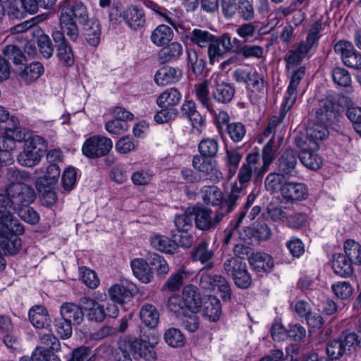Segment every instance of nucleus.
Masks as SVG:
<instances>
[{"label":"nucleus","instance_id":"obj_1","mask_svg":"<svg viewBox=\"0 0 361 361\" xmlns=\"http://www.w3.org/2000/svg\"><path fill=\"white\" fill-rule=\"evenodd\" d=\"M23 140V150L18 154V161L22 166L33 167L39 163L42 153L47 150V141L39 135L30 136Z\"/></svg>","mask_w":361,"mask_h":361},{"label":"nucleus","instance_id":"obj_2","mask_svg":"<svg viewBox=\"0 0 361 361\" xmlns=\"http://www.w3.org/2000/svg\"><path fill=\"white\" fill-rule=\"evenodd\" d=\"M357 334L355 332L343 333L338 338L329 341L326 352L329 360H338L343 355L350 354L358 346Z\"/></svg>","mask_w":361,"mask_h":361},{"label":"nucleus","instance_id":"obj_3","mask_svg":"<svg viewBox=\"0 0 361 361\" xmlns=\"http://www.w3.org/2000/svg\"><path fill=\"white\" fill-rule=\"evenodd\" d=\"M268 169L261 161L259 152L250 153L239 169L238 179L241 185L250 181L253 178L255 181L261 179L267 173Z\"/></svg>","mask_w":361,"mask_h":361},{"label":"nucleus","instance_id":"obj_4","mask_svg":"<svg viewBox=\"0 0 361 361\" xmlns=\"http://www.w3.org/2000/svg\"><path fill=\"white\" fill-rule=\"evenodd\" d=\"M195 210L193 213L195 226L202 231L214 229L225 217L220 209L218 207L214 213L207 207H192Z\"/></svg>","mask_w":361,"mask_h":361},{"label":"nucleus","instance_id":"obj_5","mask_svg":"<svg viewBox=\"0 0 361 361\" xmlns=\"http://www.w3.org/2000/svg\"><path fill=\"white\" fill-rule=\"evenodd\" d=\"M112 147L113 142L110 138L94 135L85 141L82 152L88 158L97 159L107 155Z\"/></svg>","mask_w":361,"mask_h":361},{"label":"nucleus","instance_id":"obj_6","mask_svg":"<svg viewBox=\"0 0 361 361\" xmlns=\"http://www.w3.org/2000/svg\"><path fill=\"white\" fill-rule=\"evenodd\" d=\"M129 349L146 360L152 361L157 358L155 347L158 343V337L152 335L145 338H129L124 341Z\"/></svg>","mask_w":361,"mask_h":361},{"label":"nucleus","instance_id":"obj_7","mask_svg":"<svg viewBox=\"0 0 361 361\" xmlns=\"http://www.w3.org/2000/svg\"><path fill=\"white\" fill-rule=\"evenodd\" d=\"M6 192L10 197L13 210L15 212L23 207L28 206L35 197L34 190L28 185L21 183L11 184L7 188Z\"/></svg>","mask_w":361,"mask_h":361},{"label":"nucleus","instance_id":"obj_8","mask_svg":"<svg viewBox=\"0 0 361 361\" xmlns=\"http://www.w3.org/2000/svg\"><path fill=\"white\" fill-rule=\"evenodd\" d=\"M192 165L200 172L201 180L218 183L223 178L222 173L217 166V162L213 159L195 155L192 158Z\"/></svg>","mask_w":361,"mask_h":361},{"label":"nucleus","instance_id":"obj_9","mask_svg":"<svg viewBox=\"0 0 361 361\" xmlns=\"http://www.w3.org/2000/svg\"><path fill=\"white\" fill-rule=\"evenodd\" d=\"M200 286L209 291H213L218 288L224 301H228L231 298L232 291L230 283L221 275L202 274L200 279Z\"/></svg>","mask_w":361,"mask_h":361},{"label":"nucleus","instance_id":"obj_10","mask_svg":"<svg viewBox=\"0 0 361 361\" xmlns=\"http://www.w3.org/2000/svg\"><path fill=\"white\" fill-rule=\"evenodd\" d=\"M334 51L341 56L343 64L353 69H361V53L353 44L345 40H339L335 44Z\"/></svg>","mask_w":361,"mask_h":361},{"label":"nucleus","instance_id":"obj_11","mask_svg":"<svg viewBox=\"0 0 361 361\" xmlns=\"http://www.w3.org/2000/svg\"><path fill=\"white\" fill-rule=\"evenodd\" d=\"M305 75V68L301 66L294 71L290 77V80L287 88L284 100L282 104V110L281 114V118H283L285 114L292 108L295 102L298 92L297 88L302 78Z\"/></svg>","mask_w":361,"mask_h":361},{"label":"nucleus","instance_id":"obj_12","mask_svg":"<svg viewBox=\"0 0 361 361\" xmlns=\"http://www.w3.org/2000/svg\"><path fill=\"white\" fill-rule=\"evenodd\" d=\"M51 36L59 60L66 66H73L75 62L74 54L73 49L66 37L59 30L54 31Z\"/></svg>","mask_w":361,"mask_h":361},{"label":"nucleus","instance_id":"obj_13","mask_svg":"<svg viewBox=\"0 0 361 361\" xmlns=\"http://www.w3.org/2000/svg\"><path fill=\"white\" fill-rule=\"evenodd\" d=\"M61 14L75 19L80 25L90 20L86 6L81 1L65 0L61 4Z\"/></svg>","mask_w":361,"mask_h":361},{"label":"nucleus","instance_id":"obj_14","mask_svg":"<svg viewBox=\"0 0 361 361\" xmlns=\"http://www.w3.org/2000/svg\"><path fill=\"white\" fill-rule=\"evenodd\" d=\"M297 145L300 149L298 157L301 163L310 169L316 170L319 169L322 161V159L316 153V151L319 147V143L312 142L310 145L298 142Z\"/></svg>","mask_w":361,"mask_h":361},{"label":"nucleus","instance_id":"obj_15","mask_svg":"<svg viewBox=\"0 0 361 361\" xmlns=\"http://www.w3.org/2000/svg\"><path fill=\"white\" fill-rule=\"evenodd\" d=\"M298 154L293 149H286L277 161L276 171L289 178L296 173Z\"/></svg>","mask_w":361,"mask_h":361},{"label":"nucleus","instance_id":"obj_16","mask_svg":"<svg viewBox=\"0 0 361 361\" xmlns=\"http://www.w3.org/2000/svg\"><path fill=\"white\" fill-rule=\"evenodd\" d=\"M13 225L8 228V233L0 235V247L6 255H14L17 254L21 246L22 241L18 235L14 230Z\"/></svg>","mask_w":361,"mask_h":361},{"label":"nucleus","instance_id":"obj_17","mask_svg":"<svg viewBox=\"0 0 361 361\" xmlns=\"http://www.w3.org/2000/svg\"><path fill=\"white\" fill-rule=\"evenodd\" d=\"M338 112L334 102L330 100H323L315 111V118L317 122L324 125H332L338 121Z\"/></svg>","mask_w":361,"mask_h":361},{"label":"nucleus","instance_id":"obj_18","mask_svg":"<svg viewBox=\"0 0 361 361\" xmlns=\"http://www.w3.org/2000/svg\"><path fill=\"white\" fill-rule=\"evenodd\" d=\"M44 71L43 65L34 61L26 66H20L16 70L18 79L25 84H31L37 80Z\"/></svg>","mask_w":361,"mask_h":361},{"label":"nucleus","instance_id":"obj_19","mask_svg":"<svg viewBox=\"0 0 361 361\" xmlns=\"http://www.w3.org/2000/svg\"><path fill=\"white\" fill-rule=\"evenodd\" d=\"M281 195L287 202H293L306 199L308 192L304 183L287 181L281 189Z\"/></svg>","mask_w":361,"mask_h":361},{"label":"nucleus","instance_id":"obj_20","mask_svg":"<svg viewBox=\"0 0 361 361\" xmlns=\"http://www.w3.org/2000/svg\"><path fill=\"white\" fill-rule=\"evenodd\" d=\"M126 23L133 30L144 27L146 18L144 11L136 6L127 7L121 14Z\"/></svg>","mask_w":361,"mask_h":361},{"label":"nucleus","instance_id":"obj_21","mask_svg":"<svg viewBox=\"0 0 361 361\" xmlns=\"http://www.w3.org/2000/svg\"><path fill=\"white\" fill-rule=\"evenodd\" d=\"M182 75V71L180 68L165 66L156 72L154 81L159 86H165L178 82Z\"/></svg>","mask_w":361,"mask_h":361},{"label":"nucleus","instance_id":"obj_22","mask_svg":"<svg viewBox=\"0 0 361 361\" xmlns=\"http://www.w3.org/2000/svg\"><path fill=\"white\" fill-rule=\"evenodd\" d=\"M80 302L84 306V311L88 319L96 322H102L105 319L106 314L103 305L88 297L82 298Z\"/></svg>","mask_w":361,"mask_h":361},{"label":"nucleus","instance_id":"obj_23","mask_svg":"<svg viewBox=\"0 0 361 361\" xmlns=\"http://www.w3.org/2000/svg\"><path fill=\"white\" fill-rule=\"evenodd\" d=\"M243 185L234 183L232 184L231 190L227 197L224 198V202L221 207H219L225 216L231 213L237 206L238 200L243 196Z\"/></svg>","mask_w":361,"mask_h":361},{"label":"nucleus","instance_id":"obj_24","mask_svg":"<svg viewBox=\"0 0 361 361\" xmlns=\"http://www.w3.org/2000/svg\"><path fill=\"white\" fill-rule=\"evenodd\" d=\"M181 116L188 119L193 128L199 130L205 123L204 118L197 111L196 104L192 100H185L180 106Z\"/></svg>","mask_w":361,"mask_h":361},{"label":"nucleus","instance_id":"obj_25","mask_svg":"<svg viewBox=\"0 0 361 361\" xmlns=\"http://www.w3.org/2000/svg\"><path fill=\"white\" fill-rule=\"evenodd\" d=\"M149 244L154 250L166 254H173L178 245L176 241L166 235L154 233L149 238Z\"/></svg>","mask_w":361,"mask_h":361},{"label":"nucleus","instance_id":"obj_26","mask_svg":"<svg viewBox=\"0 0 361 361\" xmlns=\"http://www.w3.org/2000/svg\"><path fill=\"white\" fill-rule=\"evenodd\" d=\"M181 296L188 311L195 313L202 307V298L197 288L192 285L184 287Z\"/></svg>","mask_w":361,"mask_h":361},{"label":"nucleus","instance_id":"obj_27","mask_svg":"<svg viewBox=\"0 0 361 361\" xmlns=\"http://www.w3.org/2000/svg\"><path fill=\"white\" fill-rule=\"evenodd\" d=\"M326 126V125L319 122L309 124L306 129V137L303 140H300L298 142L310 145L312 142L318 143L319 140L327 137L329 131Z\"/></svg>","mask_w":361,"mask_h":361},{"label":"nucleus","instance_id":"obj_28","mask_svg":"<svg viewBox=\"0 0 361 361\" xmlns=\"http://www.w3.org/2000/svg\"><path fill=\"white\" fill-rule=\"evenodd\" d=\"M249 263L257 272L270 271L274 267V259L264 252H255L249 257Z\"/></svg>","mask_w":361,"mask_h":361},{"label":"nucleus","instance_id":"obj_29","mask_svg":"<svg viewBox=\"0 0 361 361\" xmlns=\"http://www.w3.org/2000/svg\"><path fill=\"white\" fill-rule=\"evenodd\" d=\"M61 316L74 325L80 324L84 319V312L78 305L73 302H65L60 308Z\"/></svg>","mask_w":361,"mask_h":361},{"label":"nucleus","instance_id":"obj_30","mask_svg":"<svg viewBox=\"0 0 361 361\" xmlns=\"http://www.w3.org/2000/svg\"><path fill=\"white\" fill-rule=\"evenodd\" d=\"M133 274L142 283H147L153 278V271L147 261L142 258H135L130 262Z\"/></svg>","mask_w":361,"mask_h":361},{"label":"nucleus","instance_id":"obj_31","mask_svg":"<svg viewBox=\"0 0 361 361\" xmlns=\"http://www.w3.org/2000/svg\"><path fill=\"white\" fill-rule=\"evenodd\" d=\"M182 53V44L178 42H171L159 51L157 59L160 63L164 64L178 60Z\"/></svg>","mask_w":361,"mask_h":361},{"label":"nucleus","instance_id":"obj_32","mask_svg":"<svg viewBox=\"0 0 361 361\" xmlns=\"http://www.w3.org/2000/svg\"><path fill=\"white\" fill-rule=\"evenodd\" d=\"M82 25L88 44L93 47L99 45L102 33L99 20L92 18Z\"/></svg>","mask_w":361,"mask_h":361},{"label":"nucleus","instance_id":"obj_33","mask_svg":"<svg viewBox=\"0 0 361 361\" xmlns=\"http://www.w3.org/2000/svg\"><path fill=\"white\" fill-rule=\"evenodd\" d=\"M353 262L343 254H335L332 259V269L341 277L350 276L353 271Z\"/></svg>","mask_w":361,"mask_h":361},{"label":"nucleus","instance_id":"obj_34","mask_svg":"<svg viewBox=\"0 0 361 361\" xmlns=\"http://www.w3.org/2000/svg\"><path fill=\"white\" fill-rule=\"evenodd\" d=\"M140 317L142 323L150 329L155 328L159 321V312L157 307L152 304L146 303L140 310Z\"/></svg>","mask_w":361,"mask_h":361},{"label":"nucleus","instance_id":"obj_35","mask_svg":"<svg viewBox=\"0 0 361 361\" xmlns=\"http://www.w3.org/2000/svg\"><path fill=\"white\" fill-rule=\"evenodd\" d=\"M203 201L212 206L221 207L224 202V195L219 188L216 185L204 186L200 190Z\"/></svg>","mask_w":361,"mask_h":361},{"label":"nucleus","instance_id":"obj_36","mask_svg":"<svg viewBox=\"0 0 361 361\" xmlns=\"http://www.w3.org/2000/svg\"><path fill=\"white\" fill-rule=\"evenodd\" d=\"M243 238L247 240H267L271 235V230L266 224H259L255 227H247Z\"/></svg>","mask_w":361,"mask_h":361},{"label":"nucleus","instance_id":"obj_37","mask_svg":"<svg viewBox=\"0 0 361 361\" xmlns=\"http://www.w3.org/2000/svg\"><path fill=\"white\" fill-rule=\"evenodd\" d=\"M28 316L30 322L37 329H43L49 325V317L43 306L32 307L29 311Z\"/></svg>","mask_w":361,"mask_h":361},{"label":"nucleus","instance_id":"obj_38","mask_svg":"<svg viewBox=\"0 0 361 361\" xmlns=\"http://www.w3.org/2000/svg\"><path fill=\"white\" fill-rule=\"evenodd\" d=\"M111 300L118 304H125L133 298V293L127 286L116 283L111 286L108 291Z\"/></svg>","mask_w":361,"mask_h":361},{"label":"nucleus","instance_id":"obj_39","mask_svg":"<svg viewBox=\"0 0 361 361\" xmlns=\"http://www.w3.org/2000/svg\"><path fill=\"white\" fill-rule=\"evenodd\" d=\"M59 25L61 30L60 32L63 33V36L66 35L73 42H76L78 40L80 32L75 20L60 14Z\"/></svg>","mask_w":361,"mask_h":361},{"label":"nucleus","instance_id":"obj_40","mask_svg":"<svg viewBox=\"0 0 361 361\" xmlns=\"http://www.w3.org/2000/svg\"><path fill=\"white\" fill-rule=\"evenodd\" d=\"M182 94L175 87L165 90L157 99V104L160 107H170L179 104Z\"/></svg>","mask_w":361,"mask_h":361},{"label":"nucleus","instance_id":"obj_41","mask_svg":"<svg viewBox=\"0 0 361 361\" xmlns=\"http://www.w3.org/2000/svg\"><path fill=\"white\" fill-rule=\"evenodd\" d=\"M285 177L281 173L276 171V172L269 173L264 180V186L266 190L271 194L278 192L281 193V189L287 182Z\"/></svg>","mask_w":361,"mask_h":361},{"label":"nucleus","instance_id":"obj_42","mask_svg":"<svg viewBox=\"0 0 361 361\" xmlns=\"http://www.w3.org/2000/svg\"><path fill=\"white\" fill-rule=\"evenodd\" d=\"M194 261H199L202 264L207 262V269H212L214 267L212 262L209 261L213 258L214 252L208 249V243L207 242H201L194 250L191 254Z\"/></svg>","mask_w":361,"mask_h":361},{"label":"nucleus","instance_id":"obj_43","mask_svg":"<svg viewBox=\"0 0 361 361\" xmlns=\"http://www.w3.org/2000/svg\"><path fill=\"white\" fill-rule=\"evenodd\" d=\"M24 139L23 133L11 130L5 131L4 135H0V152H10L15 147L16 142H22Z\"/></svg>","mask_w":361,"mask_h":361},{"label":"nucleus","instance_id":"obj_44","mask_svg":"<svg viewBox=\"0 0 361 361\" xmlns=\"http://www.w3.org/2000/svg\"><path fill=\"white\" fill-rule=\"evenodd\" d=\"M235 92V88L231 84L223 82L216 85L212 92V97L219 103L228 104L233 98Z\"/></svg>","mask_w":361,"mask_h":361},{"label":"nucleus","instance_id":"obj_45","mask_svg":"<svg viewBox=\"0 0 361 361\" xmlns=\"http://www.w3.org/2000/svg\"><path fill=\"white\" fill-rule=\"evenodd\" d=\"M192 207H188L183 214H177L174 217V224L179 232H188L192 226L194 220Z\"/></svg>","mask_w":361,"mask_h":361},{"label":"nucleus","instance_id":"obj_46","mask_svg":"<svg viewBox=\"0 0 361 361\" xmlns=\"http://www.w3.org/2000/svg\"><path fill=\"white\" fill-rule=\"evenodd\" d=\"M190 272L182 267L176 272L173 273L164 283V287L171 291L179 290L184 281L190 276Z\"/></svg>","mask_w":361,"mask_h":361},{"label":"nucleus","instance_id":"obj_47","mask_svg":"<svg viewBox=\"0 0 361 361\" xmlns=\"http://www.w3.org/2000/svg\"><path fill=\"white\" fill-rule=\"evenodd\" d=\"M172 37V30L168 25H160L152 32L151 40L157 46H163L169 43Z\"/></svg>","mask_w":361,"mask_h":361},{"label":"nucleus","instance_id":"obj_48","mask_svg":"<svg viewBox=\"0 0 361 361\" xmlns=\"http://www.w3.org/2000/svg\"><path fill=\"white\" fill-rule=\"evenodd\" d=\"M205 314L212 322L217 321L221 314V305L220 300L216 297L211 295L204 302Z\"/></svg>","mask_w":361,"mask_h":361},{"label":"nucleus","instance_id":"obj_49","mask_svg":"<svg viewBox=\"0 0 361 361\" xmlns=\"http://www.w3.org/2000/svg\"><path fill=\"white\" fill-rule=\"evenodd\" d=\"M12 225L17 233L25 232L24 226L12 214H4L0 217V235L8 233V228Z\"/></svg>","mask_w":361,"mask_h":361},{"label":"nucleus","instance_id":"obj_50","mask_svg":"<svg viewBox=\"0 0 361 361\" xmlns=\"http://www.w3.org/2000/svg\"><path fill=\"white\" fill-rule=\"evenodd\" d=\"M198 150L201 157H214L219 151V142L216 138L203 139L198 145Z\"/></svg>","mask_w":361,"mask_h":361},{"label":"nucleus","instance_id":"obj_51","mask_svg":"<svg viewBox=\"0 0 361 361\" xmlns=\"http://www.w3.org/2000/svg\"><path fill=\"white\" fill-rule=\"evenodd\" d=\"M344 250L348 259L354 264H361V245L352 239L344 243Z\"/></svg>","mask_w":361,"mask_h":361},{"label":"nucleus","instance_id":"obj_52","mask_svg":"<svg viewBox=\"0 0 361 361\" xmlns=\"http://www.w3.org/2000/svg\"><path fill=\"white\" fill-rule=\"evenodd\" d=\"M215 37L207 30L194 29L190 33V39L192 43L198 47L205 48L212 42Z\"/></svg>","mask_w":361,"mask_h":361},{"label":"nucleus","instance_id":"obj_53","mask_svg":"<svg viewBox=\"0 0 361 361\" xmlns=\"http://www.w3.org/2000/svg\"><path fill=\"white\" fill-rule=\"evenodd\" d=\"M167 306L170 312L180 317L188 313V309L181 295L172 294L168 299Z\"/></svg>","mask_w":361,"mask_h":361},{"label":"nucleus","instance_id":"obj_54","mask_svg":"<svg viewBox=\"0 0 361 361\" xmlns=\"http://www.w3.org/2000/svg\"><path fill=\"white\" fill-rule=\"evenodd\" d=\"M188 61L192 72L195 75H200L202 73L206 63L202 58L199 57L195 49H189L188 50Z\"/></svg>","mask_w":361,"mask_h":361},{"label":"nucleus","instance_id":"obj_55","mask_svg":"<svg viewBox=\"0 0 361 361\" xmlns=\"http://www.w3.org/2000/svg\"><path fill=\"white\" fill-rule=\"evenodd\" d=\"M209 90L207 81L200 84L196 88V96L203 106L210 113H214V109L209 98Z\"/></svg>","mask_w":361,"mask_h":361},{"label":"nucleus","instance_id":"obj_56","mask_svg":"<svg viewBox=\"0 0 361 361\" xmlns=\"http://www.w3.org/2000/svg\"><path fill=\"white\" fill-rule=\"evenodd\" d=\"M334 82L341 87H348L351 84V76L348 70L343 67H335L331 71Z\"/></svg>","mask_w":361,"mask_h":361},{"label":"nucleus","instance_id":"obj_57","mask_svg":"<svg viewBox=\"0 0 361 361\" xmlns=\"http://www.w3.org/2000/svg\"><path fill=\"white\" fill-rule=\"evenodd\" d=\"M164 340L171 347H180L185 343V337L181 331L176 328L169 329L164 334Z\"/></svg>","mask_w":361,"mask_h":361},{"label":"nucleus","instance_id":"obj_58","mask_svg":"<svg viewBox=\"0 0 361 361\" xmlns=\"http://www.w3.org/2000/svg\"><path fill=\"white\" fill-rule=\"evenodd\" d=\"M245 267V262L237 257H229L224 263L225 273L232 278Z\"/></svg>","mask_w":361,"mask_h":361},{"label":"nucleus","instance_id":"obj_59","mask_svg":"<svg viewBox=\"0 0 361 361\" xmlns=\"http://www.w3.org/2000/svg\"><path fill=\"white\" fill-rule=\"evenodd\" d=\"M226 131L230 138L234 142H240L246 134L245 126L240 122H234L228 124Z\"/></svg>","mask_w":361,"mask_h":361},{"label":"nucleus","instance_id":"obj_60","mask_svg":"<svg viewBox=\"0 0 361 361\" xmlns=\"http://www.w3.org/2000/svg\"><path fill=\"white\" fill-rule=\"evenodd\" d=\"M331 290L335 295L341 300H347L353 292V288L348 281H338L331 286Z\"/></svg>","mask_w":361,"mask_h":361},{"label":"nucleus","instance_id":"obj_61","mask_svg":"<svg viewBox=\"0 0 361 361\" xmlns=\"http://www.w3.org/2000/svg\"><path fill=\"white\" fill-rule=\"evenodd\" d=\"M92 348L81 345L74 348L68 355V361H91Z\"/></svg>","mask_w":361,"mask_h":361},{"label":"nucleus","instance_id":"obj_62","mask_svg":"<svg viewBox=\"0 0 361 361\" xmlns=\"http://www.w3.org/2000/svg\"><path fill=\"white\" fill-rule=\"evenodd\" d=\"M61 173L59 166L55 164H50L43 177L39 178V182L44 185L54 184L58 180Z\"/></svg>","mask_w":361,"mask_h":361},{"label":"nucleus","instance_id":"obj_63","mask_svg":"<svg viewBox=\"0 0 361 361\" xmlns=\"http://www.w3.org/2000/svg\"><path fill=\"white\" fill-rule=\"evenodd\" d=\"M16 212L23 221L31 225L37 224L40 219L38 212L28 206L18 209Z\"/></svg>","mask_w":361,"mask_h":361},{"label":"nucleus","instance_id":"obj_64","mask_svg":"<svg viewBox=\"0 0 361 361\" xmlns=\"http://www.w3.org/2000/svg\"><path fill=\"white\" fill-rule=\"evenodd\" d=\"M4 55L12 60L16 65H20L25 57L20 49L14 44H8L3 49Z\"/></svg>","mask_w":361,"mask_h":361}]
</instances>
